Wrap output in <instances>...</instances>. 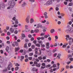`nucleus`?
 <instances>
[{
	"label": "nucleus",
	"mask_w": 73,
	"mask_h": 73,
	"mask_svg": "<svg viewBox=\"0 0 73 73\" xmlns=\"http://www.w3.org/2000/svg\"><path fill=\"white\" fill-rule=\"evenodd\" d=\"M28 58L30 60H32V57H29Z\"/></svg>",
	"instance_id": "obj_51"
},
{
	"label": "nucleus",
	"mask_w": 73,
	"mask_h": 73,
	"mask_svg": "<svg viewBox=\"0 0 73 73\" xmlns=\"http://www.w3.org/2000/svg\"><path fill=\"white\" fill-rule=\"evenodd\" d=\"M38 42L39 44H40V45H42V41L41 40H38Z\"/></svg>",
	"instance_id": "obj_15"
},
{
	"label": "nucleus",
	"mask_w": 73,
	"mask_h": 73,
	"mask_svg": "<svg viewBox=\"0 0 73 73\" xmlns=\"http://www.w3.org/2000/svg\"><path fill=\"white\" fill-rule=\"evenodd\" d=\"M22 36L21 37V39L22 40H23V39L25 37V34H22Z\"/></svg>",
	"instance_id": "obj_13"
},
{
	"label": "nucleus",
	"mask_w": 73,
	"mask_h": 73,
	"mask_svg": "<svg viewBox=\"0 0 73 73\" xmlns=\"http://www.w3.org/2000/svg\"><path fill=\"white\" fill-rule=\"evenodd\" d=\"M15 70H18V69H19V67H15Z\"/></svg>",
	"instance_id": "obj_43"
},
{
	"label": "nucleus",
	"mask_w": 73,
	"mask_h": 73,
	"mask_svg": "<svg viewBox=\"0 0 73 73\" xmlns=\"http://www.w3.org/2000/svg\"><path fill=\"white\" fill-rule=\"evenodd\" d=\"M64 4H65V5H67V4H68V3L67 2L64 1Z\"/></svg>",
	"instance_id": "obj_49"
},
{
	"label": "nucleus",
	"mask_w": 73,
	"mask_h": 73,
	"mask_svg": "<svg viewBox=\"0 0 73 73\" xmlns=\"http://www.w3.org/2000/svg\"><path fill=\"white\" fill-rule=\"evenodd\" d=\"M25 62H28V59H26L25 60Z\"/></svg>",
	"instance_id": "obj_60"
},
{
	"label": "nucleus",
	"mask_w": 73,
	"mask_h": 73,
	"mask_svg": "<svg viewBox=\"0 0 73 73\" xmlns=\"http://www.w3.org/2000/svg\"><path fill=\"white\" fill-rule=\"evenodd\" d=\"M39 51L40 52L37 53L38 56H40V55H41V50H39Z\"/></svg>",
	"instance_id": "obj_18"
},
{
	"label": "nucleus",
	"mask_w": 73,
	"mask_h": 73,
	"mask_svg": "<svg viewBox=\"0 0 73 73\" xmlns=\"http://www.w3.org/2000/svg\"><path fill=\"white\" fill-rule=\"evenodd\" d=\"M36 66H37V67H38V68L40 67V65L39 64H37V65H36Z\"/></svg>",
	"instance_id": "obj_25"
},
{
	"label": "nucleus",
	"mask_w": 73,
	"mask_h": 73,
	"mask_svg": "<svg viewBox=\"0 0 73 73\" xmlns=\"http://www.w3.org/2000/svg\"><path fill=\"white\" fill-rule=\"evenodd\" d=\"M61 70L62 71H60V72H62V71H64V68H62L61 69Z\"/></svg>",
	"instance_id": "obj_56"
},
{
	"label": "nucleus",
	"mask_w": 73,
	"mask_h": 73,
	"mask_svg": "<svg viewBox=\"0 0 73 73\" xmlns=\"http://www.w3.org/2000/svg\"><path fill=\"white\" fill-rule=\"evenodd\" d=\"M35 60L37 62H39V59L37 58H36L35 59Z\"/></svg>",
	"instance_id": "obj_42"
},
{
	"label": "nucleus",
	"mask_w": 73,
	"mask_h": 73,
	"mask_svg": "<svg viewBox=\"0 0 73 73\" xmlns=\"http://www.w3.org/2000/svg\"><path fill=\"white\" fill-rule=\"evenodd\" d=\"M61 54H58L57 56V57H61Z\"/></svg>",
	"instance_id": "obj_39"
},
{
	"label": "nucleus",
	"mask_w": 73,
	"mask_h": 73,
	"mask_svg": "<svg viewBox=\"0 0 73 73\" xmlns=\"http://www.w3.org/2000/svg\"><path fill=\"white\" fill-rule=\"evenodd\" d=\"M19 65H20L17 63H16L15 64V66H19Z\"/></svg>",
	"instance_id": "obj_54"
},
{
	"label": "nucleus",
	"mask_w": 73,
	"mask_h": 73,
	"mask_svg": "<svg viewBox=\"0 0 73 73\" xmlns=\"http://www.w3.org/2000/svg\"><path fill=\"white\" fill-rule=\"evenodd\" d=\"M0 51L1 54H3V50H1Z\"/></svg>",
	"instance_id": "obj_53"
},
{
	"label": "nucleus",
	"mask_w": 73,
	"mask_h": 73,
	"mask_svg": "<svg viewBox=\"0 0 73 73\" xmlns=\"http://www.w3.org/2000/svg\"><path fill=\"white\" fill-rule=\"evenodd\" d=\"M41 50H43V51H44V50H45V48H41Z\"/></svg>",
	"instance_id": "obj_45"
},
{
	"label": "nucleus",
	"mask_w": 73,
	"mask_h": 73,
	"mask_svg": "<svg viewBox=\"0 0 73 73\" xmlns=\"http://www.w3.org/2000/svg\"><path fill=\"white\" fill-rule=\"evenodd\" d=\"M66 45L64 44L62 46V48H66Z\"/></svg>",
	"instance_id": "obj_46"
},
{
	"label": "nucleus",
	"mask_w": 73,
	"mask_h": 73,
	"mask_svg": "<svg viewBox=\"0 0 73 73\" xmlns=\"http://www.w3.org/2000/svg\"><path fill=\"white\" fill-rule=\"evenodd\" d=\"M7 71V68H5V70H3V72H6Z\"/></svg>",
	"instance_id": "obj_29"
},
{
	"label": "nucleus",
	"mask_w": 73,
	"mask_h": 73,
	"mask_svg": "<svg viewBox=\"0 0 73 73\" xmlns=\"http://www.w3.org/2000/svg\"><path fill=\"white\" fill-rule=\"evenodd\" d=\"M42 66L40 68L41 69H45V63H43L42 64Z\"/></svg>",
	"instance_id": "obj_5"
},
{
	"label": "nucleus",
	"mask_w": 73,
	"mask_h": 73,
	"mask_svg": "<svg viewBox=\"0 0 73 73\" xmlns=\"http://www.w3.org/2000/svg\"><path fill=\"white\" fill-rule=\"evenodd\" d=\"M25 28L26 29V32H29L30 31V30L29 29H28V28H28V26L27 25H25Z\"/></svg>",
	"instance_id": "obj_9"
},
{
	"label": "nucleus",
	"mask_w": 73,
	"mask_h": 73,
	"mask_svg": "<svg viewBox=\"0 0 73 73\" xmlns=\"http://www.w3.org/2000/svg\"><path fill=\"white\" fill-rule=\"evenodd\" d=\"M36 42H37L36 40H34L33 41V43H34V44H36Z\"/></svg>",
	"instance_id": "obj_48"
},
{
	"label": "nucleus",
	"mask_w": 73,
	"mask_h": 73,
	"mask_svg": "<svg viewBox=\"0 0 73 73\" xmlns=\"http://www.w3.org/2000/svg\"><path fill=\"white\" fill-rule=\"evenodd\" d=\"M49 42H47L46 43V49H49V48H50V47L49 46Z\"/></svg>",
	"instance_id": "obj_7"
},
{
	"label": "nucleus",
	"mask_w": 73,
	"mask_h": 73,
	"mask_svg": "<svg viewBox=\"0 0 73 73\" xmlns=\"http://www.w3.org/2000/svg\"><path fill=\"white\" fill-rule=\"evenodd\" d=\"M28 45L29 47H30L31 46V43H29V44H28Z\"/></svg>",
	"instance_id": "obj_55"
},
{
	"label": "nucleus",
	"mask_w": 73,
	"mask_h": 73,
	"mask_svg": "<svg viewBox=\"0 0 73 73\" xmlns=\"http://www.w3.org/2000/svg\"><path fill=\"white\" fill-rule=\"evenodd\" d=\"M27 5V3L25 2H24L23 4H22L21 6L22 7H24Z\"/></svg>",
	"instance_id": "obj_12"
},
{
	"label": "nucleus",
	"mask_w": 73,
	"mask_h": 73,
	"mask_svg": "<svg viewBox=\"0 0 73 73\" xmlns=\"http://www.w3.org/2000/svg\"><path fill=\"white\" fill-rule=\"evenodd\" d=\"M29 52H31V51H32V49L31 48H30L29 49Z\"/></svg>",
	"instance_id": "obj_57"
},
{
	"label": "nucleus",
	"mask_w": 73,
	"mask_h": 73,
	"mask_svg": "<svg viewBox=\"0 0 73 73\" xmlns=\"http://www.w3.org/2000/svg\"><path fill=\"white\" fill-rule=\"evenodd\" d=\"M40 27V28H42V25H41L40 24H38L37 25V27H36L37 28H39Z\"/></svg>",
	"instance_id": "obj_8"
},
{
	"label": "nucleus",
	"mask_w": 73,
	"mask_h": 73,
	"mask_svg": "<svg viewBox=\"0 0 73 73\" xmlns=\"http://www.w3.org/2000/svg\"><path fill=\"white\" fill-rule=\"evenodd\" d=\"M43 29H44L43 30V32H46V30H45V29L46 28H45V27H43Z\"/></svg>",
	"instance_id": "obj_24"
},
{
	"label": "nucleus",
	"mask_w": 73,
	"mask_h": 73,
	"mask_svg": "<svg viewBox=\"0 0 73 73\" xmlns=\"http://www.w3.org/2000/svg\"><path fill=\"white\" fill-rule=\"evenodd\" d=\"M46 22V20H44V21H42V23H45Z\"/></svg>",
	"instance_id": "obj_64"
},
{
	"label": "nucleus",
	"mask_w": 73,
	"mask_h": 73,
	"mask_svg": "<svg viewBox=\"0 0 73 73\" xmlns=\"http://www.w3.org/2000/svg\"><path fill=\"white\" fill-rule=\"evenodd\" d=\"M44 35H45V33H42L40 34V36H44Z\"/></svg>",
	"instance_id": "obj_44"
},
{
	"label": "nucleus",
	"mask_w": 73,
	"mask_h": 73,
	"mask_svg": "<svg viewBox=\"0 0 73 73\" xmlns=\"http://www.w3.org/2000/svg\"><path fill=\"white\" fill-rule=\"evenodd\" d=\"M34 64L35 65H37L38 64V63L37 62H36V61H35L34 62Z\"/></svg>",
	"instance_id": "obj_37"
},
{
	"label": "nucleus",
	"mask_w": 73,
	"mask_h": 73,
	"mask_svg": "<svg viewBox=\"0 0 73 73\" xmlns=\"http://www.w3.org/2000/svg\"><path fill=\"white\" fill-rule=\"evenodd\" d=\"M33 54L32 53H31L29 54V56H33Z\"/></svg>",
	"instance_id": "obj_47"
},
{
	"label": "nucleus",
	"mask_w": 73,
	"mask_h": 73,
	"mask_svg": "<svg viewBox=\"0 0 73 73\" xmlns=\"http://www.w3.org/2000/svg\"><path fill=\"white\" fill-rule=\"evenodd\" d=\"M56 64H54L52 66V68H56Z\"/></svg>",
	"instance_id": "obj_32"
},
{
	"label": "nucleus",
	"mask_w": 73,
	"mask_h": 73,
	"mask_svg": "<svg viewBox=\"0 0 73 73\" xmlns=\"http://www.w3.org/2000/svg\"><path fill=\"white\" fill-rule=\"evenodd\" d=\"M48 40L49 41H51V40H52V38H51V37H48Z\"/></svg>",
	"instance_id": "obj_52"
},
{
	"label": "nucleus",
	"mask_w": 73,
	"mask_h": 73,
	"mask_svg": "<svg viewBox=\"0 0 73 73\" xmlns=\"http://www.w3.org/2000/svg\"><path fill=\"white\" fill-rule=\"evenodd\" d=\"M4 62V59L2 58L0 59V63H3Z\"/></svg>",
	"instance_id": "obj_20"
},
{
	"label": "nucleus",
	"mask_w": 73,
	"mask_h": 73,
	"mask_svg": "<svg viewBox=\"0 0 73 73\" xmlns=\"http://www.w3.org/2000/svg\"><path fill=\"white\" fill-rule=\"evenodd\" d=\"M68 31L70 33H73V27H70L68 29Z\"/></svg>",
	"instance_id": "obj_6"
},
{
	"label": "nucleus",
	"mask_w": 73,
	"mask_h": 73,
	"mask_svg": "<svg viewBox=\"0 0 73 73\" xmlns=\"http://www.w3.org/2000/svg\"><path fill=\"white\" fill-rule=\"evenodd\" d=\"M15 24H19V22H18V20L17 19H16L15 21Z\"/></svg>",
	"instance_id": "obj_23"
},
{
	"label": "nucleus",
	"mask_w": 73,
	"mask_h": 73,
	"mask_svg": "<svg viewBox=\"0 0 73 73\" xmlns=\"http://www.w3.org/2000/svg\"><path fill=\"white\" fill-rule=\"evenodd\" d=\"M11 67L8 66L7 67V69H8L9 70H11Z\"/></svg>",
	"instance_id": "obj_38"
},
{
	"label": "nucleus",
	"mask_w": 73,
	"mask_h": 73,
	"mask_svg": "<svg viewBox=\"0 0 73 73\" xmlns=\"http://www.w3.org/2000/svg\"><path fill=\"white\" fill-rule=\"evenodd\" d=\"M31 47L32 49H35V45H32L31 46Z\"/></svg>",
	"instance_id": "obj_33"
},
{
	"label": "nucleus",
	"mask_w": 73,
	"mask_h": 73,
	"mask_svg": "<svg viewBox=\"0 0 73 73\" xmlns=\"http://www.w3.org/2000/svg\"><path fill=\"white\" fill-rule=\"evenodd\" d=\"M1 7L3 8H5V4L3 3H1Z\"/></svg>",
	"instance_id": "obj_10"
},
{
	"label": "nucleus",
	"mask_w": 73,
	"mask_h": 73,
	"mask_svg": "<svg viewBox=\"0 0 73 73\" xmlns=\"http://www.w3.org/2000/svg\"><path fill=\"white\" fill-rule=\"evenodd\" d=\"M30 2H34L35 1V0H29Z\"/></svg>",
	"instance_id": "obj_58"
},
{
	"label": "nucleus",
	"mask_w": 73,
	"mask_h": 73,
	"mask_svg": "<svg viewBox=\"0 0 73 73\" xmlns=\"http://www.w3.org/2000/svg\"><path fill=\"white\" fill-rule=\"evenodd\" d=\"M28 37L29 38H31V37H32V35H28Z\"/></svg>",
	"instance_id": "obj_63"
},
{
	"label": "nucleus",
	"mask_w": 73,
	"mask_h": 73,
	"mask_svg": "<svg viewBox=\"0 0 73 73\" xmlns=\"http://www.w3.org/2000/svg\"><path fill=\"white\" fill-rule=\"evenodd\" d=\"M50 64H48V65H47L46 66V68H49V67H50Z\"/></svg>",
	"instance_id": "obj_41"
},
{
	"label": "nucleus",
	"mask_w": 73,
	"mask_h": 73,
	"mask_svg": "<svg viewBox=\"0 0 73 73\" xmlns=\"http://www.w3.org/2000/svg\"><path fill=\"white\" fill-rule=\"evenodd\" d=\"M46 54L48 56H51L52 55V51H51V50H46Z\"/></svg>",
	"instance_id": "obj_2"
},
{
	"label": "nucleus",
	"mask_w": 73,
	"mask_h": 73,
	"mask_svg": "<svg viewBox=\"0 0 73 73\" xmlns=\"http://www.w3.org/2000/svg\"><path fill=\"white\" fill-rule=\"evenodd\" d=\"M52 0H49L46 3V5H50L52 3Z\"/></svg>",
	"instance_id": "obj_4"
},
{
	"label": "nucleus",
	"mask_w": 73,
	"mask_h": 73,
	"mask_svg": "<svg viewBox=\"0 0 73 73\" xmlns=\"http://www.w3.org/2000/svg\"><path fill=\"white\" fill-rule=\"evenodd\" d=\"M36 46H38V47H40V44L38 43L36 44Z\"/></svg>",
	"instance_id": "obj_28"
},
{
	"label": "nucleus",
	"mask_w": 73,
	"mask_h": 73,
	"mask_svg": "<svg viewBox=\"0 0 73 73\" xmlns=\"http://www.w3.org/2000/svg\"><path fill=\"white\" fill-rule=\"evenodd\" d=\"M34 22V19H30V23H33Z\"/></svg>",
	"instance_id": "obj_21"
},
{
	"label": "nucleus",
	"mask_w": 73,
	"mask_h": 73,
	"mask_svg": "<svg viewBox=\"0 0 73 73\" xmlns=\"http://www.w3.org/2000/svg\"><path fill=\"white\" fill-rule=\"evenodd\" d=\"M38 32V29H36L35 30V33H37V32Z\"/></svg>",
	"instance_id": "obj_30"
},
{
	"label": "nucleus",
	"mask_w": 73,
	"mask_h": 73,
	"mask_svg": "<svg viewBox=\"0 0 73 73\" xmlns=\"http://www.w3.org/2000/svg\"><path fill=\"white\" fill-rule=\"evenodd\" d=\"M21 59H20V60L21 61L23 62V60L24 58V56H21Z\"/></svg>",
	"instance_id": "obj_16"
},
{
	"label": "nucleus",
	"mask_w": 73,
	"mask_h": 73,
	"mask_svg": "<svg viewBox=\"0 0 73 73\" xmlns=\"http://www.w3.org/2000/svg\"><path fill=\"white\" fill-rule=\"evenodd\" d=\"M68 57L69 58H70V57H72V55L69 54L68 56Z\"/></svg>",
	"instance_id": "obj_27"
},
{
	"label": "nucleus",
	"mask_w": 73,
	"mask_h": 73,
	"mask_svg": "<svg viewBox=\"0 0 73 73\" xmlns=\"http://www.w3.org/2000/svg\"><path fill=\"white\" fill-rule=\"evenodd\" d=\"M34 40V38L33 37H32L31 39V41H33Z\"/></svg>",
	"instance_id": "obj_62"
},
{
	"label": "nucleus",
	"mask_w": 73,
	"mask_h": 73,
	"mask_svg": "<svg viewBox=\"0 0 73 73\" xmlns=\"http://www.w3.org/2000/svg\"><path fill=\"white\" fill-rule=\"evenodd\" d=\"M10 31L11 33H13V32H14V29L12 28H11L10 29Z\"/></svg>",
	"instance_id": "obj_11"
},
{
	"label": "nucleus",
	"mask_w": 73,
	"mask_h": 73,
	"mask_svg": "<svg viewBox=\"0 0 73 73\" xmlns=\"http://www.w3.org/2000/svg\"><path fill=\"white\" fill-rule=\"evenodd\" d=\"M8 5L10 6L11 8H13L15 7V1H10L9 2Z\"/></svg>",
	"instance_id": "obj_1"
},
{
	"label": "nucleus",
	"mask_w": 73,
	"mask_h": 73,
	"mask_svg": "<svg viewBox=\"0 0 73 73\" xmlns=\"http://www.w3.org/2000/svg\"><path fill=\"white\" fill-rule=\"evenodd\" d=\"M15 45L17 46L19 45V43L18 42H15Z\"/></svg>",
	"instance_id": "obj_40"
},
{
	"label": "nucleus",
	"mask_w": 73,
	"mask_h": 73,
	"mask_svg": "<svg viewBox=\"0 0 73 73\" xmlns=\"http://www.w3.org/2000/svg\"><path fill=\"white\" fill-rule=\"evenodd\" d=\"M69 44L70 45H72V41H71L70 40L69 41Z\"/></svg>",
	"instance_id": "obj_31"
},
{
	"label": "nucleus",
	"mask_w": 73,
	"mask_h": 73,
	"mask_svg": "<svg viewBox=\"0 0 73 73\" xmlns=\"http://www.w3.org/2000/svg\"><path fill=\"white\" fill-rule=\"evenodd\" d=\"M9 47L8 46H7L6 48L5 49V50L7 52H8V50H9Z\"/></svg>",
	"instance_id": "obj_22"
},
{
	"label": "nucleus",
	"mask_w": 73,
	"mask_h": 73,
	"mask_svg": "<svg viewBox=\"0 0 73 73\" xmlns=\"http://www.w3.org/2000/svg\"><path fill=\"white\" fill-rule=\"evenodd\" d=\"M17 26H18L17 25H14V27L15 28H17Z\"/></svg>",
	"instance_id": "obj_59"
},
{
	"label": "nucleus",
	"mask_w": 73,
	"mask_h": 73,
	"mask_svg": "<svg viewBox=\"0 0 73 73\" xmlns=\"http://www.w3.org/2000/svg\"><path fill=\"white\" fill-rule=\"evenodd\" d=\"M59 9V8H58V7H56V10L57 11H58Z\"/></svg>",
	"instance_id": "obj_50"
},
{
	"label": "nucleus",
	"mask_w": 73,
	"mask_h": 73,
	"mask_svg": "<svg viewBox=\"0 0 73 73\" xmlns=\"http://www.w3.org/2000/svg\"><path fill=\"white\" fill-rule=\"evenodd\" d=\"M29 19H30V16L28 15L26 19V21L27 23H29Z\"/></svg>",
	"instance_id": "obj_3"
},
{
	"label": "nucleus",
	"mask_w": 73,
	"mask_h": 73,
	"mask_svg": "<svg viewBox=\"0 0 73 73\" xmlns=\"http://www.w3.org/2000/svg\"><path fill=\"white\" fill-rule=\"evenodd\" d=\"M15 52H17L18 50H19L20 49V48L19 47H17V48H15Z\"/></svg>",
	"instance_id": "obj_19"
},
{
	"label": "nucleus",
	"mask_w": 73,
	"mask_h": 73,
	"mask_svg": "<svg viewBox=\"0 0 73 73\" xmlns=\"http://www.w3.org/2000/svg\"><path fill=\"white\" fill-rule=\"evenodd\" d=\"M7 34L8 36H9L11 35V33H10L9 32H8Z\"/></svg>",
	"instance_id": "obj_36"
},
{
	"label": "nucleus",
	"mask_w": 73,
	"mask_h": 73,
	"mask_svg": "<svg viewBox=\"0 0 73 73\" xmlns=\"http://www.w3.org/2000/svg\"><path fill=\"white\" fill-rule=\"evenodd\" d=\"M56 56H57V53H55L54 54V57H56Z\"/></svg>",
	"instance_id": "obj_61"
},
{
	"label": "nucleus",
	"mask_w": 73,
	"mask_h": 73,
	"mask_svg": "<svg viewBox=\"0 0 73 73\" xmlns=\"http://www.w3.org/2000/svg\"><path fill=\"white\" fill-rule=\"evenodd\" d=\"M73 5V3L70 2L69 3V6H72Z\"/></svg>",
	"instance_id": "obj_34"
},
{
	"label": "nucleus",
	"mask_w": 73,
	"mask_h": 73,
	"mask_svg": "<svg viewBox=\"0 0 73 73\" xmlns=\"http://www.w3.org/2000/svg\"><path fill=\"white\" fill-rule=\"evenodd\" d=\"M38 59H39L40 60H41L42 59V58L41 56H39L38 57Z\"/></svg>",
	"instance_id": "obj_26"
},
{
	"label": "nucleus",
	"mask_w": 73,
	"mask_h": 73,
	"mask_svg": "<svg viewBox=\"0 0 73 73\" xmlns=\"http://www.w3.org/2000/svg\"><path fill=\"white\" fill-rule=\"evenodd\" d=\"M13 66V65L12 64V63L11 62H10L9 63V64L8 65V66L12 68Z\"/></svg>",
	"instance_id": "obj_17"
},
{
	"label": "nucleus",
	"mask_w": 73,
	"mask_h": 73,
	"mask_svg": "<svg viewBox=\"0 0 73 73\" xmlns=\"http://www.w3.org/2000/svg\"><path fill=\"white\" fill-rule=\"evenodd\" d=\"M55 31H54V29H52L50 30V32L51 33H54V32Z\"/></svg>",
	"instance_id": "obj_14"
},
{
	"label": "nucleus",
	"mask_w": 73,
	"mask_h": 73,
	"mask_svg": "<svg viewBox=\"0 0 73 73\" xmlns=\"http://www.w3.org/2000/svg\"><path fill=\"white\" fill-rule=\"evenodd\" d=\"M18 33V31L17 30H15L14 31V33L15 34H17V33Z\"/></svg>",
	"instance_id": "obj_35"
}]
</instances>
